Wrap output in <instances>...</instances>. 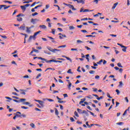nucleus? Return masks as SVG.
Returning <instances> with one entry per match:
<instances>
[{
    "instance_id": "f257e3e1",
    "label": "nucleus",
    "mask_w": 130,
    "mask_h": 130,
    "mask_svg": "<svg viewBox=\"0 0 130 130\" xmlns=\"http://www.w3.org/2000/svg\"><path fill=\"white\" fill-rule=\"evenodd\" d=\"M47 48L49 51H50L53 53H55L56 51H58V52L60 51V49H57L56 48L53 49V48H51V47H50V46H47Z\"/></svg>"
},
{
    "instance_id": "f03ea898",
    "label": "nucleus",
    "mask_w": 130,
    "mask_h": 130,
    "mask_svg": "<svg viewBox=\"0 0 130 130\" xmlns=\"http://www.w3.org/2000/svg\"><path fill=\"white\" fill-rule=\"evenodd\" d=\"M94 11V10H89L88 9H86L84 10V9L83 8H81L80 10V13H82V12H83V13H85V12H93Z\"/></svg>"
},
{
    "instance_id": "7ed1b4c3",
    "label": "nucleus",
    "mask_w": 130,
    "mask_h": 130,
    "mask_svg": "<svg viewBox=\"0 0 130 130\" xmlns=\"http://www.w3.org/2000/svg\"><path fill=\"white\" fill-rule=\"evenodd\" d=\"M39 59H40L42 61H45L47 63H51V62H54V59H51L50 60H47L46 59L44 58H39Z\"/></svg>"
},
{
    "instance_id": "20e7f679",
    "label": "nucleus",
    "mask_w": 130,
    "mask_h": 130,
    "mask_svg": "<svg viewBox=\"0 0 130 130\" xmlns=\"http://www.w3.org/2000/svg\"><path fill=\"white\" fill-rule=\"evenodd\" d=\"M37 21H39V19H38L37 18H31L30 22L33 24H36Z\"/></svg>"
},
{
    "instance_id": "39448f33",
    "label": "nucleus",
    "mask_w": 130,
    "mask_h": 130,
    "mask_svg": "<svg viewBox=\"0 0 130 130\" xmlns=\"http://www.w3.org/2000/svg\"><path fill=\"white\" fill-rule=\"evenodd\" d=\"M36 35H35V34H34V36H30V37H29V39H28V41L29 42H30V41H31V40L33 39H34V40H36Z\"/></svg>"
},
{
    "instance_id": "423d86ee",
    "label": "nucleus",
    "mask_w": 130,
    "mask_h": 130,
    "mask_svg": "<svg viewBox=\"0 0 130 130\" xmlns=\"http://www.w3.org/2000/svg\"><path fill=\"white\" fill-rule=\"evenodd\" d=\"M67 81L68 82V85L67 86L68 87V89L71 90V87H72V83L70 82L69 80H67Z\"/></svg>"
},
{
    "instance_id": "0eeeda50",
    "label": "nucleus",
    "mask_w": 130,
    "mask_h": 130,
    "mask_svg": "<svg viewBox=\"0 0 130 130\" xmlns=\"http://www.w3.org/2000/svg\"><path fill=\"white\" fill-rule=\"evenodd\" d=\"M48 38H49L50 40H52V43H54V44H56L57 42L54 40V38L51 37H48Z\"/></svg>"
},
{
    "instance_id": "6e6552de",
    "label": "nucleus",
    "mask_w": 130,
    "mask_h": 130,
    "mask_svg": "<svg viewBox=\"0 0 130 130\" xmlns=\"http://www.w3.org/2000/svg\"><path fill=\"white\" fill-rule=\"evenodd\" d=\"M75 2H77L78 4H82V5H85L84 0H75Z\"/></svg>"
},
{
    "instance_id": "1a4fd4ad",
    "label": "nucleus",
    "mask_w": 130,
    "mask_h": 130,
    "mask_svg": "<svg viewBox=\"0 0 130 130\" xmlns=\"http://www.w3.org/2000/svg\"><path fill=\"white\" fill-rule=\"evenodd\" d=\"M69 8L71 9L73 11H76L77 9L75 8L74 6L72 5H70L69 6Z\"/></svg>"
},
{
    "instance_id": "9d476101",
    "label": "nucleus",
    "mask_w": 130,
    "mask_h": 130,
    "mask_svg": "<svg viewBox=\"0 0 130 130\" xmlns=\"http://www.w3.org/2000/svg\"><path fill=\"white\" fill-rule=\"evenodd\" d=\"M20 91L21 92H20V94H23V95H25L26 94L25 92L27 91L26 90H23V89H20Z\"/></svg>"
},
{
    "instance_id": "9b49d317",
    "label": "nucleus",
    "mask_w": 130,
    "mask_h": 130,
    "mask_svg": "<svg viewBox=\"0 0 130 130\" xmlns=\"http://www.w3.org/2000/svg\"><path fill=\"white\" fill-rule=\"evenodd\" d=\"M121 48H123V49H122V50L123 52H126V49H127V47L124 46H121Z\"/></svg>"
},
{
    "instance_id": "f8f14e48",
    "label": "nucleus",
    "mask_w": 130,
    "mask_h": 130,
    "mask_svg": "<svg viewBox=\"0 0 130 130\" xmlns=\"http://www.w3.org/2000/svg\"><path fill=\"white\" fill-rule=\"evenodd\" d=\"M0 7L4 8V10L8 9L7 6L5 5H0Z\"/></svg>"
},
{
    "instance_id": "ddd939ff",
    "label": "nucleus",
    "mask_w": 130,
    "mask_h": 130,
    "mask_svg": "<svg viewBox=\"0 0 130 130\" xmlns=\"http://www.w3.org/2000/svg\"><path fill=\"white\" fill-rule=\"evenodd\" d=\"M118 5V3L117 2V3H115L113 5V6L112 7V10L115 9L116 8V7Z\"/></svg>"
},
{
    "instance_id": "4468645a",
    "label": "nucleus",
    "mask_w": 130,
    "mask_h": 130,
    "mask_svg": "<svg viewBox=\"0 0 130 130\" xmlns=\"http://www.w3.org/2000/svg\"><path fill=\"white\" fill-rule=\"evenodd\" d=\"M44 102L43 101H40V102L39 103V104H40V105H41V106L42 107H44Z\"/></svg>"
},
{
    "instance_id": "2eb2a0df",
    "label": "nucleus",
    "mask_w": 130,
    "mask_h": 130,
    "mask_svg": "<svg viewBox=\"0 0 130 130\" xmlns=\"http://www.w3.org/2000/svg\"><path fill=\"white\" fill-rule=\"evenodd\" d=\"M39 27L42 28V29H46V28H47V26L46 25H40Z\"/></svg>"
},
{
    "instance_id": "dca6fc26",
    "label": "nucleus",
    "mask_w": 130,
    "mask_h": 130,
    "mask_svg": "<svg viewBox=\"0 0 130 130\" xmlns=\"http://www.w3.org/2000/svg\"><path fill=\"white\" fill-rule=\"evenodd\" d=\"M20 8L22 9V10L23 11V12H25L26 11V8L24 6H21Z\"/></svg>"
},
{
    "instance_id": "f3484780",
    "label": "nucleus",
    "mask_w": 130,
    "mask_h": 130,
    "mask_svg": "<svg viewBox=\"0 0 130 130\" xmlns=\"http://www.w3.org/2000/svg\"><path fill=\"white\" fill-rule=\"evenodd\" d=\"M81 101L79 102L80 105L82 104V103H83V102H85V101H86V99H81Z\"/></svg>"
},
{
    "instance_id": "a211bd4d",
    "label": "nucleus",
    "mask_w": 130,
    "mask_h": 130,
    "mask_svg": "<svg viewBox=\"0 0 130 130\" xmlns=\"http://www.w3.org/2000/svg\"><path fill=\"white\" fill-rule=\"evenodd\" d=\"M55 113L56 116H58L59 115V112L56 108H55Z\"/></svg>"
},
{
    "instance_id": "6ab92c4d",
    "label": "nucleus",
    "mask_w": 130,
    "mask_h": 130,
    "mask_svg": "<svg viewBox=\"0 0 130 130\" xmlns=\"http://www.w3.org/2000/svg\"><path fill=\"white\" fill-rule=\"evenodd\" d=\"M25 24H23V26H21L20 27H19V29H21V30H24L25 29Z\"/></svg>"
},
{
    "instance_id": "aec40b11",
    "label": "nucleus",
    "mask_w": 130,
    "mask_h": 130,
    "mask_svg": "<svg viewBox=\"0 0 130 130\" xmlns=\"http://www.w3.org/2000/svg\"><path fill=\"white\" fill-rule=\"evenodd\" d=\"M76 42L77 44H81V43H83V42L80 40H77L76 41Z\"/></svg>"
},
{
    "instance_id": "412c9836",
    "label": "nucleus",
    "mask_w": 130,
    "mask_h": 130,
    "mask_svg": "<svg viewBox=\"0 0 130 130\" xmlns=\"http://www.w3.org/2000/svg\"><path fill=\"white\" fill-rule=\"evenodd\" d=\"M67 74H73V73L72 72V70L71 69H69L67 71Z\"/></svg>"
},
{
    "instance_id": "4be33fe9",
    "label": "nucleus",
    "mask_w": 130,
    "mask_h": 130,
    "mask_svg": "<svg viewBox=\"0 0 130 130\" xmlns=\"http://www.w3.org/2000/svg\"><path fill=\"white\" fill-rule=\"evenodd\" d=\"M17 20L19 22H21L22 21V17H18V18H17Z\"/></svg>"
},
{
    "instance_id": "5701e85b",
    "label": "nucleus",
    "mask_w": 130,
    "mask_h": 130,
    "mask_svg": "<svg viewBox=\"0 0 130 130\" xmlns=\"http://www.w3.org/2000/svg\"><path fill=\"white\" fill-rule=\"evenodd\" d=\"M77 112L79 113V114H82V110L79 108L77 109Z\"/></svg>"
},
{
    "instance_id": "b1692460",
    "label": "nucleus",
    "mask_w": 130,
    "mask_h": 130,
    "mask_svg": "<svg viewBox=\"0 0 130 130\" xmlns=\"http://www.w3.org/2000/svg\"><path fill=\"white\" fill-rule=\"evenodd\" d=\"M67 47L66 45H61L58 46V48H66Z\"/></svg>"
},
{
    "instance_id": "393cba45",
    "label": "nucleus",
    "mask_w": 130,
    "mask_h": 130,
    "mask_svg": "<svg viewBox=\"0 0 130 130\" xmlns=\"http://www.w3.org/2000/svg\"><path fill=\"white\" fill-rule=\"evenodd\" d=\"M89 73L90 74L93 75L95 73V71H93V70H91V71H89Z\"/></svg>"
},
{
    "instance_id": "a878e982",
    "label": "nucleus",
    "mask_w": 130,
    "mask_h": 130,
    "mask_svg": "<svg viewBox=\"0 0 130 130\" xmlns=\"http://www.w3.org/2000/svg\"><path fill=\"white\" fill-rule=\"evenodd\" d=\"M74 115L77 117H79V115L77 111L74 112Z\"/></svg>"
},
{
    "instance_id": "bb28decb",
    "label": "nucleus",
    "mask_w": 130,
    "mask_h": 130,
    "mask_svg": "<svg viewBox=\"0 0 130 130\" xmlns=\"http://www.w3.org/2000/svg\"><path fill=\"white\" fill-rule=\"evenodd\" d=\"M23 16H24V15L22 13L19 14L16 16L17 17H23Z\"/></svg>"
},
{
    "instance_id": "cd10ccee",
    "label": "nucleus",
    "mask_w": 130,
    "mask_h": 130,
    "mask_svg": "<svg viewBox=\"0 0 130 130\" xmlns=\"http://www.w3.org/2000/svg\"><path fill=\"white\" fill-rule=\"evenodd\" d=\"M85 37H92L93 38H94L95 37V36L93 35H86Z\"/></svg>"
},
{
    "instance_id": "c85d7f7f",
    "label": "nucleus",
    "mask_w": 130,
    "mask_h": 130,
    "mask_svg": "<svg viewBox=\"0 0 130 130\" xmlns=\"http://www.w3.org/2000/svg\"><path fill=\"white\" fill-rule=\"evenodd\" d=\"M32 49H33V51H34V52H36V53H39V51L36 49H34V48H32Z\"/></svg>"
},
{
    "instance_id": "c756f323",
    "label": "nucleus",
    "mask_w": 130,
    "mask_h": 130,
    "mask_svg": "<svg viewBox=\"0 0 130 130\" xmlns=\"http://www.w3.org/2000/svg\"><path fill=\"white\" fill-rule=\"evenodd\" d=\"M42 7V5H38V6H36V7H35V9H37L38 8H40V7Z\"/></svg>"
},
{
    "instance_id": "7c9ffc66",
    "label": "nucleus",
    "mask_w": 130,
    "mask_h": 130,
    "mask_svg": "<svg viewBox=\"0 0 130 130\" xmlns=\"http://www.w3.org/2000/svg\"><path fill=\"white\" fill-rule=\"evenodd\" d=\"M81 68V67L80 66H79L77 68V72H79V73H81V71L80 70Z\"/></svg>"
},
{
    "instance_id": "2f4dec72",
    "label": "nucleus",
    "mask_w": 130,
    "mask_h": 130,
    "mask_svg": "<svg viewBox=\"0 0 130 130\" xmlns=\"http://www.w3.org/2000/svg\"><path fill=\"white\" fill-rule=\"evenodd\" d=\"M117 66L119 68H123V66H121V64L120 62H118L117 64Z\"/></svg>"
},
{
    "instance_id": "473e14b6",
    "label": "nucleus",
    "mask_w": 130,
    "mask_h": 130,
    "mask_svg": "<svg viewBox=\"0 0 130 130\" xmlns=\"http://www.w3.org/2000/svg\"><path fill=\"white\" fill-rule=\"evenodd\" d=\"M21 109H24V110H27V109H28V107H25V106H21Z\"/></svg>"
},
{
    "instance_id": "72a5a7b5",
    "label": "nucleus",
    "mask_w": 130,
    "mask_h": 130,
    "mask_svg": "<svg viewBox=\"0 0 130 130\" xmlns=\"http://www.w3.org/2000/svg\"><path fill=\"white\" fill-rule=\"evenodd\" d=\"M75 28V27H74V26H69V29H70V30H73V29H74Z\"/></svg>"
},
{
    "instance_id": "f704fd0d",
    "label": "nucleus",
    "mask_w": 130,
    "mask_h": 130,
    "mask_svg": "<svg viewBox=\"0 0 130 130\" xmlns=\"http://www.w3.org/2000/svg\"><path fill=\"white\" fill-rule=\"evenodd\" d=\"M58 103H66V101H60V100H59L58 101Z\"/></svg>"
},
{
    "instance_id": "c9c22d12",
    "label": "nucleus",
    "mask_w": 130,
    "mask_h": 130,
    "mask_svg": "<svg viewBox=\"0 0 130 130\" xmlns=\"http://www.w3.org/2000/svg\"><path fill=\"white\" fill-rule=\"evenodd\" d=\"M41 77V74H39L37 76V77H36V79H38L40 77Z\"/></svg>"
},
{
    "instance_id": "e433bc0d",
    "label": "nucleus",
    "mask_w": 130,
    "mask_h": 130,
    "mask_svg": "<svg viewBox=\"0 0 130 130\" xmlns=\"http://www.w3.org/2000/svg\"><path fill=\"white\" fill-rule=\"evenodd\" d=\"M24 105H29L30 103L28 102H26L23 103Z\"/></svg>"
},
{
    "instance_id": "4c0bfd02",
    "label": "nucleus",
    "mask_w": 130,
    "mask_h": 130,
    "mask_svg": "<svg viewBox=\"0 0 130 130\" xmlns=\"http://www.w3.org/2000/svg\"><path fill=\"white\" fill-rule=\"evenodd\" d=\"M26 101V99H20L19 100L20 102H24V101Z\"/></svg>"
},
{
    "instance_id": "58836bf2",
    "label": "nucleus",
    "mask_w": 130,
    "mask_h": 130,
    "mask_svg": "<svg viewBox=\"0 0 130 130\" xmlns=\"http://www.w3.org/2000/svg\"><path fill=\"white\" fill-rule=\"evenodd\" d=\"M99 15H102V13H98V14L94 15L93 16H94V17H98V16H99Z\"/></svg>"
},
{
    "instance_id": "ea45409f",
    "label": "nucleus",
    "mask_w": 130,
    "mask_h": 130,
    "mask_svg": "<svg viewBox=\"0 0 130 130\" xmlns=\"http://www.w3.org/2000/svg\"><path fill=\"white\" fill-rule=\"evenodd\" d=\"M103 62V59H101L100 61L98 62L97 63L98 64H102V62Z\"/></svg>"
},
{
    "instance_id": "a19ab883",
    "label": "nucleus",
    "mask_w": 130,
    "mask_h": 130,
    "mask_svg": "<svg viewBox=\"0 0 130 130\" xmlns=\"http://www.w3.org/2000/svg\"><path fill=\"white\" fill-rule=\"evenodd\" d=\"M16 116L17 117V118H21V114H16Z\"/></svg>"
},
{
    "instance_id": "79ce46f5",
    "label": "nucleus",
    "mask_w": 130,
    "mask_h": 130,
    "mask_svg": "<svg viewBox=\"0 0 130 130\" xmlns=\"http://www.w3.org/2000/svg\"><path fill=\"white\" fill-rule=\"evenodd\" d=\"M0 36L1 37H2V38L4 39H7V37L6 36H2V35H0Z\"/></svg>"
},
{
    "instance_id": "37998d69",
    "label": "nucleus",
    "mask_w": 130,
    "mask_h": 130,
    "mask_svg": "<svg viewBox=\"0 0 130 130\" xmlns=\"http://www.w3.org/2000/svg\"><path fill=\"white\" fill-rule=\"evenodd\" d=\"M70 121L71 122H74L75 121L74 118L73 117H70Z\"/></svg>"
},
{
    "instance_id": "c03bdc74",
    "label": "nucleus",
    "mask_w": 130,
    "mask_h": 130,
    "mask_svg": "<svg viewBox=\"0 0 130 130\" xmlns=\"http://www.w3.org/2000/svg\"><path fill=\"white\" fill-rule=\"evenodd\" d=\"M38 15V13H37V12H35L34 13L32 14V16H35Z\"/></svg>"
},
{
    "instance_id": "a18cd8bd",
    "label": "nucleus",
    "mask_w": 130,
    "mask_h": 130,
    "mask_svg": "<svg viewBox=\"0 0 130 130\" xmlns=\"http://www.w3.org/2000/svg\"><path fill=\"white\" fill-rule=\"evenodd\" d=\"M86 98L88 99H91L93 98V97L91 95H89L87 96Z\"/></svg>"
},
{
    "instance_id": "49530a36",
    "label": "nucleus",
    "mask_w": 130,
    "mask_h": 130,
    "mask_svg": "<svg viewBox=\"0 0 130 130\" xmlns=\"http://www.w3.org/2000/svg\"><path fill=\"white\" fill-rule=\"evenodd\" d=\"M26 32L29 33L30 32V30L29 29V28H28V27H26Z\"/></svg>"
},
{
    "instance_id": "de8ad7c7",
    "label": "nucleus",
    "mask_w": 130,
    "mask_h": 130,
    "mask_svg": "<svg viewBox=\"0 0 130 130\" xmlns=\"http://www.w3.org/2000/svg\"><path fill=\"white\" fill-rule=\"evenodd\" d=\"M53 62H59V63H61L62 61H59V60H55V59H54Z\"/></svg>"
},
{
    "instance_id": "09e8293b",
    "label": "nucleus",
    "mask_w": 130,
    "mask_h": 130,
    "mask_svg": "<svg viewBox=\"0 0 130 130\" xmlns=\"http://www.w3.org/2000/svg\"><path fill=\"white\" fill-rule=\"evenodd\" d=\"M123 85L122 81L119 82V87H121Z\"/></svg>"
},
{
    "instance_id": "8fccbe9b",
    "label": "nucleus",
    "mask_w": 130,
    "mask_h": 130,
    "mask_svg": "<svg viewBox=\"0 0 130 130\" xmlns=\"http://www.w3.org/2000/svg\"><path fill=\"white\" fill-rule=\"evenodd\" d=\"M119 104H120V103H118V102H116L115 108H117V107L118 106V105H119Z\"/></svg>"
},
{
    "instance_id": "3c124183",
    "label": "nucleus",
    "mask_w": 130,
    "mask_h": 130,
    "mask_svg": "<svg viewBox=\"0 0 130 130\" xmlns=\"http://www.w3.org/2000/svg\"><path fill=\"white\" fill-rule=\"evenodd\" d=\"M50 8V5H46V7H45V9L47 10Z\"/></svg>"
},
{
    "instance_id": "603ef678",
    "label": "nucleus",
    "mask_w": 130,
    "mask_h": 130,
    "mask_svg": "<svg viewBox=\"0 0 130 130\" xmlns=\"http://www.w3.org/2000/svg\"><path fill=\"white\" fill-rule=\"evenodd\" d=\"M116 92H117V95H119V94L120 93V92L119 91V90H118V89H116Z\"/></svg>"
},
{
    "instance_id": "864d4df0",
    "label": "nucleus",
    "mask_w": 130,
    "mask_h": 130,
    "mask_svg": "<svg viewBox=\"0 0 130 130\" xmlns=\"http://www.w3.org/2000/svg\"><path fill=\"white\" fill-rule=\"evenodd\" d=\"M30 6V4H26V5H24V7H25V8L29 7Z\"/></svg>"
},
{
    "instance_id": "5fc2aeb1",
    "label": "nucleus",
    "mask_w": 130,
    "mask_h": 130,
    "mask_svg": "<svg viewBox=\"0 0 130 130\" xmlns=\"http://www.w3.org/2000/svg\"><path fill=\"white\" fill-rule=\"evenodd\" d=\"M107 96L110 98V99H112V97H111L109 93H107Z\"/></svg>"
},
{
    "instance_id": "6e6d98bb",
    "label": "nucleus",
    "mask_w": 130,
    "mask_h": 130,
    "mask_svg": "<svg viewBox=\"0 0 130 130\" xmlns=\"http://www.w3.org/2000/svg\"><path fill=\"white\" fill-rule=\"evenodd\" d=\"M5 99H8V100H10V101L12 100L13 99L10 97H8V96H6L5 97Z\"/></svg>"
},
{
    "instance_id": "4d7b16f0",
    "label": "nucleus",
    "mask_w": 130,
    "mask_h": 130,
    "mask_svg": "<svg viewBox=\"0 0 130 130\" xmlns=\"http://www.w3.org/2000/svg\"><path fill=\"white\" fill-rule=\"evenodd\" d=\"M30 126L32 127V128H35V125L34 123H31L30 124Z\"/></svg>"
},
{
    "instance_id": "13d9d810",
    "label": "nucleus",
    "mask_w": 130,
    "mask_h": 130,
    "mask_svg": "<svg viewBox=\"0 0 130 130\" xmlns=\"http://www.w3.org/2000/svg\"><path fill=\"white\" fill-rule=\"evenodd\" d=\"M55 31V29H52V32H52L53 34V35H54Z\"/></svg>"
},
{
    "instance_id": "bf43d9fd",
    "label": "nucleus",
    "mask_w": 130,
    "mask_h": 130,
    "mask_svg": "<svg viewBox=\"0 0 130 130\" xmlns=\"http://www.w3.org/2000/svg\"><path fill=\"white\" fill-rule=\"evenodd\" d=\"M124 123L123 122H118V123H116L117 125H122Z\"/></svg>"
},
{
    "instance_id": "052dcab7",
    "label": "nucleus",
    "mask_w": 130,
    "mask_h": 130,
    "mask_svg": "<svg viewBox=\"0 0 130 130\" xmlns=\"http://www.w3.org/2000/svg\"><path fill=\"white\" fill-rule=\"evenodd\" d=\"M13 101L14 102H16L17 103H20V101H19V100H13Z\"/></svg>"
},
{
    "instance_id": "680f3d73",
    "label": "nucleus",
    "mask_w": 130,
    "mask_h": 130,
    "mask_svg": "<svg viewBox=\"0 0 130 130\" xmlns=\"http://www.w3.org/2000/svg\"><path fill=\"white\" fill-rule=\"evenodd\" d=\"M85 48L88 51L91 50V49H90L89 47H88V46H85Z\"/></svg>"
},
{
    "instance_id": "e2e57ef3",
    "label": "nucleus",
    "mask_w": 130,
    "mask_h": 130,
    "mask_svg": "<svg viewBox=\"0 0 130 130\" xmlns=\"http://www.w3.org/2000/svg\"><path fill=\"white\" fill-rule=\"evenodd\" d=\"M66 58H67V60L70 61L71 62H72V59L70 58L67 57Z\"/></svg>"
},
{
    "instance_id": "0e129e2a",
    "label": "nucleus",
    "mask_w": 130,
    "mask_h": 130,
    "mask_svg": "<svg viewBox=\"0 0 130 130\" xmlns=\"http://www.w3.org/2000/svg\"><path fill=\"white\" fill-rule=\"evenodd\" d=\"M95 79H100V76H99V75L95 76Z\"/></svg>"
},
{
    "instance_id": "69168bd1",
    "label": "nucleus",
    "mask_w": 130,
    "mask_h": 130,
    "mask_svg": "<svg viewBox=\"0 0 130 130\" xmlns=\"http://www.w3.org/2000/svg\"><path fill=\"white\" fill-rule=\"evenodd\" d=\"M103 98H104V96H101V97H100V98H97L96 99H97V100H100L101 99H103Z\"/></svg>"
},
{
    "instance_id": "338daca9",
    "label": "nucleus",
    "mask_w": 130,
    "mask_h": 130,
    "mask_svg": "<svg viewBox=\"0 0 130 130\" xmlns=\"http://www.w3.org/2000/svg\"><path fill=\"white\" fill-rule=\"evenodd\" d=\"M86 125L88 126V127L90 128L91 126L88 124V122H86Z\"/></svg>"
},
{
    "instance_id": "774afa93",
    "label": "nucleus",
    "mask_w": 130,
    "mask_h": 130,
    "mask_svg": "<svg viewBox=\"0 0 130 130\" xmlns=\"http://www.w3.org/2000/svg\"><path fill=\"white\" fill-rule=\"evenodd\" d=\"M47 100L49 102H53L54 100L51 99H47Z\"/></svg>"
}]
</instances>
